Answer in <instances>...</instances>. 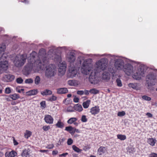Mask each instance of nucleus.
I'll return each instance as SVG.
<instances>
[{
  "label": "nucleus",
  "mask_w": 157,
  "mask_h": 157,
  "mask_svg": "<svg viewBox=\"0 0 157 157\" xmlns=\"http://www.w3.org/2000/svg\"><path fill=\"white\" fill-rule=\"evenodd\" d=\"M26 59L27 56L25 55L17 56L13 62L14 65L18 67L23 66L26 62Z\"/></svg>",
  "instance_id": "f257e3e1"
},
{
  "label": "nucleus",
  "mask_w": 157,
  "mask_h": 157,
  "mask_svg": "<svg viewBox=\"0 0 157 157\" xmlns=\"http://www.w3.org/2000/svg\"><path fill=\"white\" fill-rule=\"evenodd\" d=\"M45 76L47 78H50L54 76L56 73V67L53 64H51L46 66Z\"/></svg>",
  "instance_id": "f03ea898"
},
{
  "label": "nucleus",
  "mask_w": 157,
  "mask_h": 157,
  "mask_svg": "<svg viewBox=\"0 0 157 157\" xmlns=\"http://www.w3.org/2000/svg\"><path fill=\"white\" fill-rule=\"evenodd\" d=\"M156 79V76L153 73H149L146 77V82L148 86L155 85L153 81Z\"/></svg>",
  "instance_id": "7ed1b4c3"
},
{
  "label": "nucleus",
  "mask_w": 157,
  "mask_h": 157,
  "mask_svg": "<svg viewBox=\"0 0 157 157\" xmlns=\"http://www.w3.org/2000/svg\"><path fill=\"white\" fill-rule=\"evenodd\" d=\"M97 67L102 70H105L107 67L108 61L106 59H102L96 63Z\"/></svg>",
  "instance_id": "20e7f679"
},
{
  "label": "nucleus",
  "mask_w": 157,
  "mask_h": 157,
  "mask_svg": "<svg viewBox=\"0 0 157 157\" xmlns=\"http://www.w3.org/2000/svg\"><path fill=\"white\" fill-rule=\"evenodd\" d=\"M145 75V72L144 70L142 68H140L139 70L133 74L132 77L134 79L139 80L142 77H144Z\"/></svg>",
  "instance_id": "39448f33"
},
{
  "label": "nucleus",
  "mask_w": 157,
  "mask_h": 157,
  "mask_svg": "<svg viewBox=\"0 0 157 157\" xmlns=\"http://www.w3.org/2000/svg\"><path fill=\"white\" fill-rule=\"evenodd\" d=\"M98 73L96 72H91L89 76V80L91 83L94 84H97L98 82Z\"/></svg>",
  "instance_id": "423d86ee"
},
{
  "label": "nucleus",
  "mask_w": 157,
  "mask_h": 157,
  "mask_svg": "<svg viewBox=\"0 0 157 157\" xmlns=\"http://www.w3.org/2000/svg\"><path fill=\"white\" fill-rule=\"evenodd\" d=\"M87 62L86 60L83 62L81 68L82 73L85 75H86L87 73L90 71V70L89 68V64L87 63Z\"/></svg>",
  "instance_id": "0eeeda50"
},
{
  "label": "nucleus",
  "mask_w": 157,
  "mask_h": 157,
  "mask_svg": "<svg viewBox=\"0 0 157 157\" xmlns=\"http://www.w3.org/2000/svg\"><path fill=\"white\" fill-rule=\"evenodd\" d=\"M32 69L33 66L31 63L26 65L22 71L23 74L26 76L28 75L30 73Z\"/></svg>",
  "instance_id": "6e6552de"
},
{
  "label": "nucleus",
  "mask_w": 157,
  "mask_h": 157,
  "mask_svg": "<svg viewBox=\"0 0 157 157\" xmlns=\"http://www.w3.org/2000/svg\"><path fill=\"white\" fill-rule=\"evenodd\" d=\"M77 73V71L75 67H70L67 75L69 78H73L76 76Z\"/></svg>",
  "instance_id": "1a4fd4ad"
},
{
  "label": "nucleus",
  "mask_w": 157,
  "mask_h": 157,
  "mask_svg": "<svg viewBox=\"0 0 157 157\" xmlns=\"http://www.w3.org/2000/svg\"><path fill=\"white\" fill-rule=\"evenodd\" d=\"M123 70L126 75L129 76L132 72L133 67L130 64H126L124 66Z\"/></svg>",
  "instance_id": "9d476101"
},
{
  "label": "nucleus",
  "mask_w": 157,
  "mask_h": 157,
  "mask_svg": "<svg viewBox=\"0 0 157 157\" xmlns=\"http://www.w3.org/2000/svg\"><path fill=\"white\" fill-rule=\"evenodd\" d=\"M8 63L7 61H1L0 62V73H2L3 71H6L8 67Z\"/></svg>",
  "instance_id": "9b49d317"
},
{
  "label": "nucleus",
  "mask_w": 157,
  "mask_h": 157,
  "mask_svg": "<svg viewBox=\"0 0 157 157\" xmlns=\"http://www.w3.org/2000/svg\"><path fill=\"white\" fill-rule=\"evenodd\" d=\"M47 62V60H46L45 59L44 60L43 62V63L40 60H38L36 61L35 63L34 64H36V68L37 69H43L44 67V66L46 65L45 62Z\"/></svg>",
  "instance_id": "f8f14e48"
},
{
  "label": "nucleus",
  "mask_w": 157,
  "mask_h": 157,
  "mask_svg": "<svg viewBox=\"0 0 157 157\" xmlns=\"http://www.w3.org/2000/svg\"><path fill=\"white\" fill-rule=\"evenodd\" d=\"M58 71L59 73H60L62 75L64 74L66 69V65L64 63H60L59 65Z\"/></svg>",
  "instance_id": "ddd939ff"
},
{
  "label": "nucleus",
  "mask_w": 157,
  "mask_h": 157,
  "mask_svg": "<svg viewBox=\"0 0 157 157\" xmlns=\"http://www.w3.org/2000/svg\"><path fill=\"white\" fill-rule=\"evenodd\" d=\"M44 120L46 123L52 124L53 123L54 119L50 115H46L45 116Z\"/></svg>",
  "instance_id": "4468645a"
},
{
  "label": "nucleus",
  "mask_w": 157,
  "mask_h": 157,
  "mask_svg": "<svg viewBox=\"0 0 157 157\" xmlns=\"http://www.w3.org/2000/svg\"><path fill=\"white\" fill-rule=\"evenodd\" d=\"M100 111L99 107L98 106H95L90 109V112L91 114L95 115L100 112Z\"/></svg>",
  "instance_id": "2eb2a0df"
},
{
  "label": "nucleus",
  "mask_w": 157,
  "mask_h": 157,
  "mask_svg": "<svg viewBox=\"0 0 157 157\" xmlns=\"http://www.w3.org/2000/svg\"><path fill=\"white\" fill-rule=\"evenodd\" d=\"M75 54L73 52H70L68 57V61L70 62V65L73 64L75 60Z\"/></svg>",
  "instance_id": "dca6fc26"
},
{
  "label": "nucleus",
  "mask_w": 157,
  "mask_h": 157,
  "mask_svg": "<svg viewBox=\"0 0 157 157\" xmlns=\"http://www.w3.org/2000/svg\"><path fill=\"white\" fill-rule=\"evenodd\" d=\"M4 78L7 79V82H11L14 80L15 77L13 75L8 74L5 75Z\"/></svg>",
  "instance_id": "f3484780"
},
{
  "label": "nucleus",
  "mask_w": 157,
  "mask_h": 157,
  "mask_svg": "<svg viewBox=\"0 0 157 157\" xmlns=\"http://www.w3.org/2000/svg\"><path fill=\"white\" fill-rule=\"evenodd\" d=\"M102 79L103 80L108 81L110 79L109 73L106 71L102 73Z\"/></svg>",
  "instance_id": "a211bd4d"
},
{
  "label": "nucleus",
  "mask_w": 157,
  "mask_h": 157,
  "mask_svg": "<svg viewBox=\"0 0 157 157\" xmlns=\"http://www.w3.org/2000/svg\"><path fill=\"white\" fill-rule=\"evenodd\" d=\"M115 65L116 67L117 70H121L124 67V66L123 65V63L122 62H119V61H116L115 63Z\"/></svg>",
  "instance_id": "6ab92c4d"
},
{
  "label": "nucleus",
  "mask_w": 157,
  "mask_h": 157,
  "mask_svg": "<svg viewBox=\"0 0 157 157\" xmlns=\"http://www.w3.org/2000/svg\"><path fill=\"white\" fill-rule=\"evenodd\" d=\"M68 92V90L67 88H59L57 89V93L58 94H65Z\"/></svg>",
  "instance_id": "aec40b11"
},
{
  "label": "nucleus",
  "mask_w": 157,
  "mask_h": 157,
  "mask_svg": "<svg viewBox=\"0 0 157 157\" xmlns=\"http://www.w3.org/2000/svg\"><path fill=\"white\" fill-rule=\"evenodd\" d=\"M5 46L4 45L3 47H0V53L2 54L1 58V59H2L4 57L5 59L7 58V56H5L4 54L5 49Z\"/></svg>",
  "instance_id": "412c9836"
},
{
  "label": "nucleus",
  "mask_w": 157,
  "mask_h": 157,
  "mask_svg": "<svg viewBox=\"0 0 157 157\" xmlns=\"http://www.w3.org/2000/svg\"><path fill=\"white\" fill-rule=\"evenodd\" d=\"M17 154L16 152L12 151L10 152H6L5 154V155L6 157H14Z\"/></svg>",
  "instance_id": "4be33fe9"
},
{
  "label": "nucleus",
  "mask_w": 157,
  "mask_h": 157,
  "mask_svg": "<svg viewBox=\"0 0 157 157\" xmlns=\"http://www.w3.org/2000/svg\"><path fill=\"white\" fill-rule=\"evenodd\" d=\"M52 93V91L48 89L45 90L44 91L41 92V94L43 96L50 95Z\"/></svg>",
  "instance_id": "5701e85b"
},
{
  "label": "nucleus",
  "mask_w": 157,
  "mask_h": 157,
  "mask_svg": "<svg viewBox=\"0 0 157 157\" xmlns=\"http://www.w3.org/2000/svg\"><path fill=\"white\" fill-rule=\"evenodd\" d=\"M38 93L37 89H34L30 90L26 92L27 95H35Z\"/></svg>",
  "instance_id": "b1692460"
},
{
  "label": "nucleus",
  "mask_w": 157,
  "mask_h": 157,
  "mask_svg": "<svg viewBox=\"0 0 157 157\" xmlns=\"http://www.w3.org/2000/svg\"><path fill=\"white\" fill-rule=\"evenodd\" d=\"M73 108L75 110L78 112H81L83 109L82 106L79 104H77L75 105Z\"/></svg>",
  "instance_id": "393cba45"
},
{
  "label": "nucleus",
  "mask_w": 157,
  "mask_h": 157,
  "mask_svg": "<svg viewBox=\"0 0 157 157\" xmlns=\"http://www.w3.org/2000/svg\"><path fill=\"white\" fill-rule=\"evenodd\" d=\"M32 135V132L28 130H26L24 133V137L26 139H28Z\"/></svg>",
  "instance_id": "a878e982"
},
{
  "label": "nucleus",
  "mask_w": 157,
  "mask_h": 157,
  "mask_svg": "<svg viewBox=\"0 0 157 157\" xmlns=\"http://www.w3.org/2000/svg\"><path fill=\"white\" fill-rule=\"evenodd\" d=\"M155 139L153 138H149L147 140V143L152 146L155 145Z\"/></svg>",
  "instance_id": "bb28decb"
},
{
  "label": "nucleus",
  "mask_w": 157,
  "mask_h": 157,
  "mask_svg": "<svg viewBox=\"0 0 157 157\" xmlns=\"http://www.w3.org/2000/svg\"><path fill=\"white\" fill-rule=\"evenodd\" d=\"M105 147L101 146L98 150V152L99 153V155H102V154L105 153Z\"/></svg>",
  "instance_id": "cd10ccee"
},
{
  "label": "nucleus",
  "mask_w": 157,
  "mask_h": 157,
  "mask_svg": "<svg viewBox=\"0 0 157 157\" xmlns=\"http://www.w3.org/2000/svg\"><path fill=\"white\" fill-rule=\"evenodd\" d=\"M56 126L58 128H62L64 127V124L60 120H59L56 124Z\"/></svg>",
  "instance_id": "c85d7f7f"
},
{
  "label": "nucleus",
  "mask_w": 157,
  "mask_h": 157,
  "mask_svg": "<svg viewBox=\"0 0 157 157\" xmlns=\"http://www.w3.org/2000/svg\"><path fill=\"white\" fill-rule=\"evenodd\" d=\"M10 97L13 100H16L20 98L19 95L16 94H10Z\"/></svg>",
  "instance_id": "c756f323"
},
{
  "label": "nucleus",
  "mask_w": 157,
  "mask_h": 157,
  "mask_svg": "<svg viewBox=\"0 0 157 157\" xmlns=\"http://www.w3.org/2000/svg\"><path fill=\"white\" fill-rule=\"evenodd\" d=\"M72 148L73 150L75 152L77 153L81 152L82 150L79 149L75 145H73L72 146Z\"/></svg>",
  "instance_id": "7c9ffc66"
},
{
  "label": "nucleus",
  "mask_w": 157,
  "mask_h": 157,
  "mask_svg": "<svg viewBox=\"0 0 157 157\" xmlns=\"http://www.w3.org/2000/svg\"><path fill=\"white\" fill-rule=\"evenodd\" d=\"M90 102V100H87L86 101L84 102L82 104L83 107L85 109L87 108L89 106Z\"/></svg>",
  "instance_id": "2f4dec72"
},
{
  "label": "nucleus",
  "mask_w": 157,
  "mask_h": 157,
  "mask_svg": "<svg viewBox=\"0 0 157 157\" xmlns=\"http://www.w3.org/2000/svg\"><path fill=\"white\" fill-rule=\"evenodd\" d=\"M21 155L23 157H29V154L28 150L25 149L21 153Z\"/></svg>",
  "instance_id": "473e14b6"
},
{
  "label": "nucleus",
  "mask_w": 157,
  "mask_h": 157,
  "mask_svg": "<svg viewBox=\"0 0 157 157\" xmlns=\"http://www.w3.org/2000/svg\"><path fill=\"white\" fill-rule=\"evenodd\" d=\"M77 120V119L75 117H72L69 119L67 121V123L71 124Z\"/></svg>",
  "instance_id": "72a5a7b5"
},
{
  "label": "nucleus",
  "mask_w": 157,
  "mask_h": 157,
  "mask_svg": "<svg viewBox=\"0 0 157 157\" xmlns=\"http://www.w3.org/2000/svg\"><path fill=\"white\" fill-rule=\"evenodd\" d=\"M129 87L132 88L134 89H136L138 88L137 84L136 83H129L128 84Z\"/></svg>",
  "instance_id": "f704fd0d"
},
{
  "label": "nucleus",
  "mask_w": 157,
  "mask_h": 157,
  "mask_svg": "<svg viewBox=\"0 0 157 157\" xmlns=\"http://www.w3.org/2000/svg\"><path fill=\"white\" fill-rule=\"evenodd\" d=\"M117 138L121 140H124L126 139V137L125 135H123L121 134H118L117 136Z\"/></svg>",
  "instance_id": "c9c22d12"
},
{
  "label": "nucleus",
  "mask_w": 157,
  "mask_h": 157,
  "mask_svg": "<svg viewBox=\"0 0 157 157\" xmlns=\"http://www.w3.org/2000/svg\"><path fill=\"white\" fill-rule=\"evenodd\" d=\"M40 77L38 76H36L34 79L35 84L36 85H38L40 83Z\"/></svg>",
  "instance_id": "e433bc0d"
},
{
  "label": "nucleus",
  "mask_w": 157,
  "mask_h": 157,
  "mask_svg": "<svg viewBox=\"0 0 157 157\" xmlns=\"http://www.w3.org/2000/svg\"><path fill=\"white\" fill-rule=\"evenodd\" d=\"M116 82L117 83V86H118L121 87L122 86L121 81L120 78H117L116 80Z\"/></svg>",
  "instance_id": "4c0bfd02"
},
{
  "label": "nucleus",
  "mask_w": 157,
  "mask_h": 157,
  "mask_svg": "<svg viewBox=\"0 0 157 157\" xmlns=\"http://www.w3.org/2000/svg\"><path fill=\"white\" fill-rule=\"evenodd\" d=\"M89 92L91 94H96L99 93V91L93 88L90 90L89 91Z\"/></svg>",
  "instance_id": "58836bf2"
},
{
  "label": "nucleus",
  "mask_w": 157,
  "mask_h": 157,
  "mask_svg": "<svg viewBox=\"0 0 157 157\" xmlns=\"http://www.w3.org/2000/svg\"><path fill=\"white\" fill-rule=\"evenodd\" d=\"M33 82V80L31 78H28L26 79L25 80V83L26 84L32 83Z\"/></svg>",
  "instance_id": "ea45409f"
},
{
  "label": "nucleus",
  "mask_w": 157,
  "mask_h": 157,
  "mask_svg": "<svg viewBox=\"0 0 157 157\" xmlns=\"http://www.w3.org/2000/svg\"><path fill=\"white\" fill-rule=\"evenodd\" d=\"M23 81V79L21 77H19L16 79V82L18 84H21Z\"/></svg>",
  "instance_id": "a19ab883"
},
{
  "label": "nucleus",
  "mask_w": 157,
  "mask_h": 157,
  "mask_svg": "<svg viewBox=\"0 0 157 157\" xmlns=\"http://www.w3.org/2000/svg\"><path fill=\"white\" fill-rule=\"evenodd\" d=\"M42 129L44 131H47L50 129V127L49 125H44Z\"/></svg>",
  "instance_id": "79ce46f5"
},
{
  "label": "nucleus",
  "mask_w": 157,
  "mask_h": 157,
  "mask_svg": "<svg viewBox=\"0 0 157 157\" xmlns=\"http://www.w3.org/2000/svg\"><path fill=\"white\" fill-rule=\"evenodd\" d=\"M142 98L145 100L149 101L151 100V98L146 95H143L142 97Z\"/></svg>",
  "instance_id": "37998d69"
},
{
  "label": "nucleus",
  "mask_w": 157,
  "mask_h": 157,
  "mask_svg": "<svg viewBox=\"0 0 157 157\" xmlns=\"http://www.w3.org/2000/svg\"><path fill=\"white\" fill-rule=\"evenodd\" d=\"M125 114V112L124 111L118 112L117 113L118 116L121 117L124 116Z\"/></svg>",
  "instance_id": "c03bdc74"
},
{
  "label": "nucleus",
  "mask_w": 157,
  "mask_h": 157,
  "mask_svg": "<svg viewBox=\"0 0 157 157\" xmlns=\"http://www.w3.org/2000/svg\"><path fill=\"white\" fill-rule=\"evenodd\" d=\"M81 121L83 122H86L87 121V119L86 118V116L85 115H82V116L81 119Z\"/></svg>",
  "instance_id": "a18cd8bd"
},
{
  "label": "nucleus",
  "mask_w": 157,
  "mask_h": 157,
  "mask_svg": "<svg viewBox=\"0 0 157 157\" xmlns=\"http://www.w3.org/2000/svg\"><path fill=\"white\" fill-rule=\"evenodd\" d=\"M74 128V127H72L71 126H69L66 127L65 130L70 132V131H72V129Z\"/></svg>",
  "instance_id": "49530a36"
},
{
  "label": "nucleus",
  "mask_w": 157,
  "mask_h": 157,
  "mask_svg": "<svg viewBox=\"0 0 157 157\" xmlns=\"http://www.w3.org/2000/svg\"><path fill=\"white\" fill-rule=\"evenodd\" d=\"M11 92V90L10 88L7 87L5 89V93L6 94H9Z\"/></svg>",
  "instance_id": "de8ad7c7"
},
{
  "label": "nucleus",
  "mask_w": 157,
  "mask_h": 157,
  "mask_svg": "<svg viewBox=\"0 0 157 157\" xmlns=\"http://www.w3.org/2000/svg\"><path fill=\"white\" fill-rule=\"evenodd\" d=\"M73 142V140L71 138H69L68 139L67 142V144L69 145H71L72 144Z\"/></svg>",
  "instance_id": "09e8293b"
},
{
  "label": "nucleus",
  "mask_w": 157,
  "mask_h": 157,
  "mask_svg": "<svg viewBox=\"0 0 157 157\" xmlns=\"http://www.w3.org/2000/svg\"><path fill=\"white\" fill-rule=\"evenodd\" d=\"M56 99L57 98L55 96L52 95L51 98H49V100L50 101H53L56 100Z\"/></svg>",
  "instance_id": "8fccbe9b"
},
{
  "label": "nucleus",
  "mask_w": 157,
  "mask_h": 157,
  "mask_svg": "<svg viewBox=\"0 0 157 157\" xmlns=\"http://www.w3.org/2000/svg\"><path fill=\"white\" fill-rule=\"evenodd\" d=\"M68 83L70 86H74L75 85L74 81L73 80H69L68 81Z\"/></svg>",
  "instance_id": "3c124183"
},
{
  "label": "nucleus",
  "mask_w": 157,
  "mask_h": 157,
  "mask_svg": "<svg viewBox=\"0 0 157 157\" xmlns=\"http://www.w3.org/2000/svg\"><path fill=\"white\" fill-rule=\"evenodd\" d=\"M54 147V145L53 144H49L47 145V147H46V148H48V149H51L53 148Z\"/></svg>",
  "instance_id": "603ef678"
},
{
  "label": "nucleus",
  "mask_w": 157,
  "mask_h": 157,
  "mask_svg": "<svg viewBox=\"0 0 157 157\" xmlns=\"http://www.w3.org/2000/svg\"><path fill=\"white\" fill-rule=\"evenodd\" d=\"M149 157H157V154L155 153H151L149 155Z\"/></svg>",
  "instance_id": "864d4df0"
},
{
  "label": "nucleus",
  "mask_w": 157,
  "mask_h": 157,
  "mask_svg": "<svg viewBox=\"0 0 157 157\" xmlns=\"http://www.w3.org/2000/svg\"><path fill=\"white\" fill-rule=\"evenodd\" d=\"M40 105L41 106L45 108L46 107L45 102L44 101H42L40 103Z\"/></svg>",
  "instance_id": "5fc2aeb1"
},
{
  "label": "nucleus",
  "mask_w": 157,
  "mask_h": 157,
  "mask_svg": "<svg viewBox=\"0 0 157 157\" xmlns=\"http://www.w3.org/2000/svg\"><path fill=\"white\" fill-rule=\"evenodd\" d=\"M77 93L78 95H82L84 94V92L83 90H78L77 91Z\"/></svg>",
  "instance_id": "6e6d98bb"
},
{
  "label": "nucleus",
  "mask_w": 157,
  "mask_h": 157,
  "mask_svg": "<svg viewBox=\"0 0 157 157\" xmlns=\"http://www.w3.org/2000/svg\"><path fill=\"white\" fill-rule=\"evenodd\" d=\"M79 99L78 98L75 97L73 99V101L75 103H77L78 102Z\"/></svg>",
  "instance_id": "4d7b16f0"
},
{
  "label": "nucleus",
  "mask_w": 157,
  "mask_h": 157,
  "mask_svg": "<svg viewBox=\"0 0 157 157\" xmlns=\"http://www.w3.org/2000/svg\"><path fill=\"white\" fill-rule=\"evenodd\" d=\"M146 115L147 116V117L148 118H151L153 116L152 114L150 113H146Z\"/></svg>",
  "instance_id": "13d9d810"
},
{
  "label": "nucleus",
  "mask_w": 157,
  "mask_h": 157,
  "mask_svg": "<svg viewBox=\"0 0 157 157\" xmlns=\"http://www.w3.org/2000/svg\"><path fill=\"white\" fill-rule=\"evenodd\" d=\"M58 153V151H52V154L53 155H56Z\"/></svg>",
  "instance_id": "bf43d9fd"
},
{
  "label": "nucleus",
  "mask_w": 157,
  "mask_h": 157,
  "mask_svg": "<svg viewBox=\"0 0 157 157\" xmlns=\"http://www.w3.org/2000/svg\"><path fill=\"white\" fill-rule=\"evenodd\" d=\"M2 96H5V99L7 101H10L9 100V98L8 96L6 95H3Z\"/></svg>",
  "instance_id": "052dcab7"
},
{
  "label": "nucleus",
  "mask_w": 157,
  "mask_h": 157,
  "mask_svg": "<svg viewBox=\"0 0 157 157\" xmlns=\"http://www.w3.org/2000/svg\"><path fill=\"white\" fill-rule=\"evenodd\" d=\"M13 143L14 145H17L18 144V143L14 139L13 140Z\"/></svg>",
  "instance_id": "680f3d73"
},
{
  "label": "nucleus",
  "mask_w": 157,
  "mask_h": 157,
  "mask_svg": "<svg viewBox=\"0 0 157 157\" xmlns=\"http://www.w3.org/2000/svg\"><path fill=\"white\" fill-rule=\"evenodd\" d=\"M19 102L17 101H13L11 102V104L12 105H16V104L19 103Z\"/></svg>",
  "instance_id": "e2e57ef3"
},
{
  "label": "nucleus",
  "mask_w": 157,
  "mask_h": 157,
  "mask_svg": "<svg viewBox=\"0 0 157 157\" xmlns=\"http://www.w3.org/2000/svg\"><path fill=\"white\" fill-rule=\"evenodd\" d=\"M84 93L86 95H87L89 94V91H88V90H84Z\"/></svg>",
  "instance_id": "0e129e2a"
},
{
  "label": "nucleus",
  "mask_w": 157,
  "mask_h": 157,
  "mask_svg": "<svg viewBox=\"0 0 157 157\" xmlns=\"http://www.w3.org/2000/svg\"><path fill=\"white\" fill-rule=\"evenodd\" d=\"M74 129L75 133V132H76L77 133H79L80 132L79 130L78 129H76V128H74Z\"/></svg>",
  "instance_id": "69168bd1"
},
{
  "label": "nucleus",
  "mask_w": 157,
  "mask_h": 157,
  "mask_svg": "<svg viewBox=\"0 0 157 157\" xmlns=\"http://www.w3.org/2000/svg\"><path fill=\"white\" fill-rule=\"evenodd\" d=\"M69 133L72 135H73L75 133V131L74 128L72 130V131H70Z\"/></svg>",
  "instance_id": "338daca9"
},
{
  "label": "nucleus",
  "mask_w": 157,
  "mask_h": 157,
  "mask_svg": "<svg viewBox=\"0 0 157 157\" xmlns=\"http://www.w3.org/2000/svg\"><path fill=\"white\" fill-rule=\"evenodd\" d=\"M48 150H40V151L41 152H48Z\"/></svg>",
  "instance_id": "774afa93"
}]
</instances>
